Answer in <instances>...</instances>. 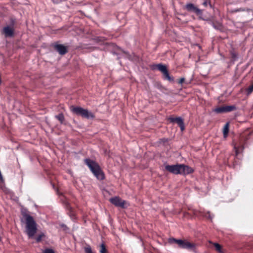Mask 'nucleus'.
Instances as JSON below:
<instances>
[{
  "instance_id": "f257e3e1",
  "label": "nucleus",
  "mask_w": 253,
  "mask_h": 253,
  "mask_svg": "<svg viewBox=\"0 0 253 253\" xmlns=\"http://www.w3.org/2000/svg\"><path fill=\"white\" fill-rule=\"evenodd\" d=\"M165 169L174 174L187 175L193 172L192 168L183 164L166 165Z\"/></svg>"
},
{
  "instance_id": "f03ea898",
  "label": "nucleus",
  "mask_w": 253,
  "mask_h": 253,
  "mask_svg": "<svg viewBox=\"0 0 253 253\" xmlns=\"http://www.w3.org/2000/svg\"><path fill=\"white\" fill-rule=\"evenodd\" d=\"M25 221V232L29 238H32L37 233V224L32 216L25 214L24 215Z\"/></svg>"
},
{
  "instance_id": "7ed1b4c3",
  "label": "nucleus",
  "mask_w": 253,
  "mask_h": 253,
  "mask_svg": "<svg viewBox=\"0 0 253 253\" xmlns=\"http://www.w3.org/2000/svg\"><path fill=\"white\" fill-rule=\"evenodd\" d=\"M84 162L98 179L103 180L104 178V174L97 163L89 159H85Z\"/></svg>"
},
{
  "instance_id": "20e7f679",
  "label": "nucleus",
  "mask_w": 253,
  "mask_h": 253,
  "mask_svg": "<svg viewBox=\"0 0 253 253\" xmlns=\"http://www.w3.org/2000/svg\"><path fill=\"white\" fill-rule=\"evenodd\" d=\"M71 111L78 115H81L82 117L86 118H94V115L87 109H84L80 107H72Z\"/></svg>"
},
{
  "instance_id": "39448f33",
  "label": "nucleus",
  "mask_w": 253,
  "mask_h": 253,
  "mask_svg": "<svg viewBox=\"0 0 253 253\" xmlns=\"http://www.w3.org/2000/svg\"><path fill=\"white\" fill-rule=\"evenodd\" d=\"M156 66L157 69L163 74L165 79L169 82L173 81V78L169 76L166 66L162 64H158L156 65Z\"/></svg>"
},
{
  "instance_id": "423d86ee",
  "label": "nucleus",
  "mask_w": 253,
  "mask_h": 253,
  "mask_svg": "<svg viewBox=\"0 0 253 253\" xmlns=\"http://www.w3.org/2000/svg\"><path fill=\"white\" fill-rule=\"evenodd\" d=\"M110 202L114 205L116 207H121L122 208H124L125 207V205L126 202V201L122 200L119 197H115L113 198H111L110 199Z\"/></svg>"
},
{
  "instance_id": "0eeeda50",
  "label": "nucleus",
  "mask_w": 253,
  "mask_h": 253,
  "mask_svg": "<svg viewBox=\"0 0 253 253\" xmlns=\"http://www.w3.org/2000/svg\"><path fill=\"white\" fill-rule=\"evenodd\" d=\"M236 109V107L234 105L231 106H223L214 109V111L217 113H221L223 112H229L234 111Z\"/></svg>"
},
{
  "instance_id": "6e6552de",
  "label": "nucleus",
  "mask_w": 253,
  "mask_h": 253,
  "mask_svg": "<svg viewBox=\"0 0 253 253\" xmlns=\"http://www.w3.org/2000/svg\"><path fill=\"white\" fill-rule=\"evenodd\" d=\"M186 9L189 11H193L197 14L201 13V10L195 7L192 3H188L185 5Z\"/></svg>"
},
{
  "instance_id": "1a4fd4ad",
  "label": "nucleus",
  "mask_w": 253,
  "mask_h": 253,
  "mask_svg": "<svg viewBox=\"0 0 253 253\" xmlns=\"http://www.w3.org/2000/svg\"><path fill=\"white\" fill-rule=\"evenodd\" d=\"M180 248L192 250H194L195 248V245L187 241L183 240Z\"/></svg>"
},
{
  "instance_id": "9d476101",
  "label": "nucleus",
  "mask_w": 253,
  "mask_h": 253,
  "mask_svg": "<svg viewBox=\"0 0 253 253\" xmlns=\"http://www.w3.org/2000/svg\"><path fill=\"white\" fill-rule=\"evenodd\" d=\"M55 48L61 55H64L67 52L66 47L63 44H56Z\"/></svg>"
},
{
  "instance_id": "9b49d317",
  "label": "nucleus",
  "mask_w": 253,
  "mask_h": 253,
  "mask_svg": "<svg viewBox=\"0 0 253 253\" xmlns=\"http://www.w3.org/2000/svg\"><path fill=\"white\" fill-rule=\"evenodd\" d=\"M3 31L6 37H12L13 35L14 30L12 27H4Z\"/></svg>"
},
{
  "instance_id": "f8f14e48",
  "label": "nucleus",
  "mask_w": 253,
  "mask_h": 253,
  "mask_svg": "<svg viewBox=\"0 0 253 253\" xmlns=\"http://www.w3.org/2000/svg\"><path fill=\"white\" fill-rule=\"evenodd\" d=\"M176 123L180 126L181 130L183 131L185 129V126L182 118L180 117H177L176 119Z\"/></svg>"
},
{
  "instance_id": "ddd939ff",
  "label": "nucleus",
  "mask_w": 253,
  "mask_h": 253,
  "mask_svg": "<svg viewBox=\"0 0 253 253\" xmlns=\"http://www.w3.org/2000/svg\"><path fill=\"white\" fill-rule=\"evenodd\" d=\"M229 132V123H227L224 126L223 133L224 137H226Z\"/></svg>"
},
{
  "instance_id": "4468645a",
  "label": "nucleus",
  "mask_w": 253,
  "mask_h": 253,
  "mask_svg": "<svg viewBox=\"0 0 253 253\" xmlns=\"http://www.w3.org/2000/svg\"><path fill=\"white\" fill-rule=\"evenodd\" d=\"M170 243H175L178 244V246L180 248L183 240H177L174 238H170L169 240Z\"/></svg>"
},
{
  "instance_id": "2eb2a0df",
  "label": "nucleus",
  "mask_w": 253,
  "mask_h": 253,
  "mask_svg": "<svg viewBox=\"0 0 253 253\" xmlns=\"http://www.w3.org/2000/svg\"><path fill=\"white\" fill-rule=\"evenodd\" d=\"M56 118L58 119L60 122L62 124L63 123L64 121V116L62 113L59 114L58 115H56L55 116Z\"/></svg>"
},
{
  "instance_id": "dca6fc26",
  "label": "nucleus",
  "mask_w": 253,
  "mask_h": 253,
  "mask_svg": "<svg viewBox=\"0 0 253 253\" xmlns=\"http://www.w3.org/2000/svg\"><path fill=\"white\" fill-rule=\"evenodd\" d=\"M45 235L44 233H41L36 238V242H40L43 238L45 237Z\"/></svg>"
},
{
  "instance_id": "f3484780",
  "label": "nucleus",
  "mask_w": 253,
  "mask_h": 253,
  "mask_svg": "<svg viewBox=\"0 0 253 253\" xmlns=\"http://www.w3.org/2000/svg\"><path fill=\"white\" fill-rule=\"evenodd\" d=\"M213 245H214V247L215 250L217 251H218L219 253H222L221 247V246L219 244H218V243H214Z\"/></svg>"
},
{
  "instance_id": "a211bd4d",
  "label": "nucleus",
  "mask_w": 253,
  "mask_h": 253,
  "mask_svg": "<svg viewBox=\"0 0 253 253\" xmlns=\"http://www.w3.org/2000/svg\"><path fill=\"white\" fill-rule=\"evenodd\" d=\"M107 250L106 249L105 246L104 244H102L100 246V253H107Z\"/></svg>"
},
{
  "instance_id": "6ab92c4d",
  "label": "nucleus",
  "mask_w": 253,
  "mask_h": 253,
  "mask_svg": "<svg viewBox=\"0 0 253 253\" xmlns=\"http://www.w3.org/2000/svg\"><path fill=\"white\" fill-rule=\"evenodd\" d=\"M253 91V84L250 85L247 89L248 94H249Z\"/></svg>"
},
{
  "instance_id": "aec40b11",
  "label": "nucleus",
  "mask_w": 253,
  "mask_h": 253,
  "mask_svg": "<svg viewBox=\"0 0 253 253\" xmlns=\"http://www.w3.org/2000/svg\"><path fill=\"white\" fill-rule=\"evenodd\" d=\"M85 253H92V250L90 247H87L85 249Z\"/></svg>"
},
{
  "instance_id": "412c9836",
  "label": "nucleus",
  "mask_w": 253,
  "mask_h": 253,
  "mask_svg": "<svg viewBox=\"0 0 253 253\" xmlns=\"http://www.w3.org/2000/svg\"><path fill=\"white\" fill-rule=\"evenodd\" d=\"M44 253H54V251L51 249H46Z\"/></svg>"
},
{
  "instance_id": "4be33fe9",
  "label": "nucleus",
  "mask_w": 253,
  "mask_h": 253,
  "mask_svg": "<svg viewBox=\"0 0 253 253\" xmlns=\"http://www.w3.org/2000/svg\"><path fill=\"white\" fill-rule=\"evenodd\" d=\"M176 118H169V120L171 122H176Z\"/></svg>"
},
{
  "instance_id": "5701e85b",
  "label": "nucleus",
  "mask_w": 253,
  "mask_h": 253,
  "mask_svg": "<svg viewBox=\"0 0 253 253\" xmlns=\"http://www.w3.org/2000/svg\"><path fill=\"white\" fill-rule=\"evenodd\" d=\"M234 149L235 150L236 155L237 156L239 153V149L236 146L234 147Z\"/></svg>"
},
{
  "instance_id": "b1692460",
  "label": "nucleus",
  "mask_w": 253,
  "mask_h": 253,
  "mask_svg": "<svg viewBox=\"0 0 253 253\" xmlns=\"http://www.w3.org/2000/svg\"><path fill=\"white\" fill-rule=\"evenodd\" d=\"M184 78H181L179 81V84H182L183 83V82L184 81Z\"/></svg>"
},
{
  "instance_id": "393cba45",
  "label": "nucleus",
  "mask_w": 253,
  "mask_h": 253,
  "mask_svg": "<svg viewBox=\"0 0 253 253\" xmlns=\"http://www.w3.org/2000/svg\"><path fill=\"white\" fill-rule=\"evenodd\" d=\"M203 4L205 5V6H207L208 5V2L207 1H205L204 3H203Z\"/></svg>"
}]
</instances>
